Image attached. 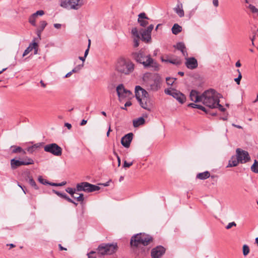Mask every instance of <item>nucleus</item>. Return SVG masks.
<instances>
[{"label": "nucleus", "mask_w": 258, "mask_h": 258, "mask_svg": "<svg viewBox=\"0 0 258 258\" xmlns=\"http://www.w3.org/2000/svg\"><path fill=\"white\" fill-rule=\"evenodd\" d=\"M132 57L138 62L142 64L145 69H151L154 71L159 69V66L156 61L152 58L150 54H147L142 49L133 52Z\"/></svg>", "instance_id": "obj_1"}, {"label": "nucleus", "mask_w": 258, "mask_h": 258, "mask_svg": "<svg viewBox=\"0 0 258 258\" xmlns=\"http://www.w3.org/2000/svg\"><path fill=\"white\" fill-rule=\"evenodd\" d=\"M100 189V187L97 185L91 184L87 182H82L78 183L76 185L75 188L71 187H68L66 189V191L70 194L73 198H75L74 194L76 191H83L86 192H92L98 190Z\"/></svg>", "instance_id": "obj_2"}, {"label": "nucleus", "mask_w": 258, "mask_h": 258, "mask_svg": "<svg viewBox=\"0 0 258 258\" xmlns=\"http://www.w3.org/2000/svg\"><path fill=\"white\" fill-rule=\"evenodd\" d=\"M134 69V63L130 60H126L123 58H119L115 66L116 71L119 73L125 75L131 74Z\"/></svg>", "instance_id": "obj_3"}, {"label": "nucleus", "mask_w": 258, "mask_h": 258, "mask_svg": "<svg viewBox=\"0 0 258 258\" xmlns=\"http://www.w3.org/2000/svg\"><path fill=\"white\" fill-rule=\"evenodd\" d=\"M143 79L150 90L156 91L160 88L161 78L158 74L146 73L144 74Z\"/></svg>", "instance_id": "obj_4"}, {"label": "nucleus", "mask_w": 258, "mask_h": 258, "mask_svg": "<svg viewBox=\"0 0 258 258\" xmlns=\"http://www.w3.org/2000/svg\"><path fill=\"white\" fill-rule=\"evenodd\" d=\"M219 99L217 93L214 89H210L202 94V102L210 109L215 108V104Z\"/></svg>", "instance_id": "obj_5"}, {"label": "nucleus", "mask_w": 258, "mask_h": 258, "mask_svg": "<svg viewBox=\"0 0 258 258\" xmlns=\"http://www.w3.org/2000/svg\"><path fill=\"white\" fill-rule=\"evenodd\" d=\"M153 237L145 233H138L133 236L131 239L130 244L131 246L137 247L141 244L147 246L153 241Z\"/></svg>", "instance_id": "obj_6"}, {"label": "nucleus", "mask_w": 258, "mask_h": 258, "mask_svg": "<svg viewBox=\"0 0 258 258\" xmlns=\"http://www.w3.org/2000/svg\"><path fill=\"white\" fill-rule=\"evenodd\" d=\"M178 50H180L183 56L185 57V65L190 70L197 68L198 63L197 59L194 57H187L188 53L185 44L183 42H178Z\"/></svg>", "instance_id": "obj_7"}, {"label": "nucleus", "mask_w": 258, "mask_h": 258, "mask_svg": "<svg viewBox=\"0 0 258 258\" xmlns=\"http://www.w3.org/2000/svg\"><path fill=\"white\" fill-rule=\"evenodd\" d=\"M117 249V243L100 244L96 249L97 253L100 255H111L115 253Z\"/></svg>", "instance_id": "obj_8"}, {"label": "nucleus", "mask_w": 258, "mask_h": 258, "mask_svg": "<svg viewBox=\"0 0 258 258\" xmlns=\"http://www.w3.org/2000/svg\"><path fill=\"white\" fill-rule=\"evenodd\" d=\"M60 6L69 10H78L83 5L81 0H60Z\"/></svg>", "instance_id": "obj_9"}, {"label": "nucleus", "mask_w": 258, "mask_h": 258, "mask_svg": "<svg viewBox=\"0 0 258 258\" xmlns=\"http://www.w3.org/2000/svg\"><path fill=\"white\" fill-rule=\"evenodd\" d=\"M44 150L56 156H60L62 154L61 148L56 143H51L45 145L44 147Z\"/></svg>", "instance_id": "obj_10"}, {"label": "nucleus", "mask_w": 258, "mask_h": 258, "mask_svg": "<svg viewBox=\"0 0 258 258\" xmlns=\"http://www.w3.org/2000/svg\"><path fill=\"white\" fill-rule=\"evenodd\" d=\"M238 160L241 164H244L250 160V157L247 151L240 148H237L236 150Z\"/></svg>", "instance_id": "obj_11"}, {"label": "nucleus", "mask_w": 258, "mask_h": 258, "mask_svg": "<svg viewBox=\"0 0 258 258\" xmlns=\"http://www.w3.org/2000/svg\"><path fill=\"white\" fill-rule=\"evenodd\" d=\"M166 249L161 245H158L152 249L151 256L152 258H161L165 253Z\"/></svg>", "instance_id": "obj_12"}, {"label": "nucleus", "mask_w": 258, "mask_h": 258, "mask_svg": "<svg viewBox=\"0 0 258 258\" xmlns=\"http://www.w3.org/2000/svg\"><path fill=\"white\" fill-rule=\"evenodd\" d=\"M116 92L119 98H130L132 93L130 90L125 89L123 84H120L116 87Z\"/></svg>", "instance_id": "obj_13"}, {"label": "nucleus", "mask_w": 258, "mask_h": 258, "mask_svg": "<svg viewBox=\"0 0 258 258\" xmlns=\"http://www.w3.org/2000/svg\"><path fill=\"white\" fill-rule=\"evenodd\" d=\"M141 106L148 111H151L152 108V104L151 102L148 95H145L142 99L141 101L139 102Z\"/></svg>", "instance_id": "obj_14"}, {"label": "nucleus", "mask_w": 258, "mask_h": 258, "mask_svg": "<svg viewBox=\"0 0 258 258\" xmlns=\"http://www.w3.org/2000/svg\"><path fill=\"white\" fill-rule=\"evenodd\" d=\"M148 95V93L140 86H137L135 88V96L139 102L145 96Z\"/></svg>", "instance_id": "obj_15"}, {"label": "nucleus", "mask_w": 258, "mask_h": 258, "mask_svg": "<svg viewBox=\"0 0 258 258\" xmlns=\"http://www.w3.org/2000/svg\"><path fill=\"white\" fill-rule=\"evenodd\" d=\"M133 134L131 133L124 136L121 139V144L125 148H128L133 140Z\"/></svg>", "instance_id": "obj_16"}, {"label": "nucleus", "mask_w": 258, "mask_h": 258, "mask_svg": "<svg viewBox=\"0 0 258 258\" xmlns=\"http://www.w3.org/2000/svg\"><path fill=\"white\" fill-rule=\"evenodd\" d=\"M149 18L146 16L145 13H141L138 15V22L142 27H145L148 24Z\"/></svg>", "instance_id": "obj_17"}, {"label": "nucleus", "mask_w": 258, "mask_h": 258, "mask_svg": "<svg viewBox=\"0 0 258 258\" xmlns=\"http://www.w3.org/2000/svg\"><path fill=\"white\" fill-rule=\"evenodd\" d=\"M189 97L191 101L195 102H202V94L201 95H199V93L197 91L192 90L191 91Z\"/></svg>", "instance_id": "obj_18"}, {"label": "nucleus", "mask_w": 258, "mask_h": 258, "mask_svg": "<svg viewBox=\"0 0 258 258\" xmlns=\"http://www.w3.org/2000/svg\"><path fill=\"white\" fill-rule=\"evenodd\" d=\"M37 47L38 44L33 42L31 43L29 46L25 50L23 54V56H25L27 55L30 51H31L33 49L35 50L34 54H37Z\"/></svg>", "instance_id": "obj_19"}, {"label": "nucleus", "mask_w": 258, "mask_h": 258, "mask_svg": "<svg viewBox=\"0 0 258 258\" xmlns=\"http://www.w3.org/2000/svg\"><path fill=\"white\" fill-rule=\"evenodd\" d=\"M239 163H240V162L237 158V154H236L235 155L232 156L231 157L230 159L229 160V163L227 167L237 166Z\"/></svg>", "instance_id": "obj_20"}, {"label": "nucleus", "mask_w": 258, "mask_h": 258, "mask_svg": "<svg viewBox=\"0 0 258 258\" xmlns=\"http://www.w3.org/2000/svg\"><path fill=\"white\" fill-rule=\"evenodd\" d=\"M25 165V163L23 160L20 161L18 160H16L15 159H12L11 160V168L13 169H15L17 167Z\"/></svg>", "instance_id": "obj_21"}, {"label": "nucleus", "mask_w": 258, "mask_h": 258, "mask_svg": "<svg viewBox=\"0 0 258 258\" xmlns=\"http://www.w3.org/2000/svg\"><path fill=\"white\" fill-rule=\"evenodd\" d=\"M141 39L147 42L150 41L151 39V34L147 32L145 30H142L141 31Z\"/></svg>", "instance_id": "obj_22"}, {"label": "nucleus", "mask_w": 258, "mask_h": 258, "mask_svg": "<svg viewBox=\"0 0 258 258\" xmlns=\"http://www.w3.org/2000/svg\"><path fill=\"white\" fill-rule=\"evenodd\" d=\"M47 24V22L45 21H42L40 22V27L37 30V35L40 39L41 37V33L44 29L45 27L46 26Z\"/></svg>", "instance_id": "obj_23"}, {"label": "nucleus", "mask_w": 258, "mask_h": 258, "mask_svg": "<svg viewBox=\"0 0 258 258\" xmlns=\"http://www.w3.org/2000/svg\"><path fill=\"white\" fill-rule=\"evenodd\" d=\"M210 173L209 171H206L204 172L198 173L196 176V178L201 180H205L210 177Z\"/></svg>", "instance_id": "obj_24"}, {"label": "nucleus", "mask_w": 258, "mask_h": 258, "mask_svg": "<svg viewBox=\"0 0 258 258\" xmlns=\"http://www.w3.org/2000/svg\"><path fill=\"white\" fill-rule=\"evenodd\" d=\"M196 108L199 109L201 110L204 111L206 114H210L212 116H215L216 115V112H211L210 108L207 109L205 108L204 106L201 105L197 104Z\"/></svg>", "instance_id": "obj_25"}, {"label": "nucleus", "mask_w": 258, "mask_h": 258, "mask_svg": "<svg viewBox=\"0 0 258 258\" xmlns=\"http://www.w3.org/2000/svg\"><path fill=\"white\" fill-rule=\"evenodd\" d=\"M165 93L172 96L173 98L177 100V92L176 90L171 88H168L165 90Z\"/></svg>", "instance_id": "obj_26"}, {"label": "nucleus", "mask_w": 258, "mask_h": 258, "mask_svg": "<svg viewBox=\"0 0 258 258\" xmlns=\"http://www.w3.org/2000/svg\"><path fill=\"white\" fill-rule=\"evenodd\" d=\"M11 148L12 149V153H26L25 151L20 147L12 146Z\"/></svg>", "instance_id": "obj_27"}, {"label": "nucleus", "mask_w": 258, "mask_h": 258, "mask_svg": "<svg viewBox=\"0 0 258 258\" xmlns=\"http://www.w3.org/2000/svg\"><path fill=\"white\" fill-rule=\"evenodd\" d=\"M145 123V119L143 117H140L137 119L133 120V125L134 127H138Z\"/></svg>", "instance_id": "obj_28"}, {"label": "nucleus", "mask_w": 258, "mask_h": 258, "mask_svg": "<svg viewBox=\"0 0 258 258\" xmlns=\"http://www.w3.org/2000/svg\"><path fill=\"white\" fill-rule=\"evenodd\" d=\"M161 60L163 62H170L172 64H176L177 63V60L176 59H171L168 58V57H162L161 58Z\"/></svg>", "instance_id": "obj_29"}, {"label": "nucleus", "mask_w": 258, "mask_h": 258, "mask_svg": "<svg viewBox=\"0 0 258 258\" xmlns=\"http://www.w3.org/2000/svg\"><path fill=\"white\" fill-rule=\"evenodd\" d=\"M251 170L255 173H258V161L254 160L253 164L251 166Z\"/></svg>", "instance_id": "obj_30"}, {"label": "nucleus", "mask_w": 258, "mask_h": 258, "mask_svg": "<svg viewBox=\"0 0 258 258\" xmlns=\"http://www.w3.org/2000/svg\"><path fill=\"white\" fill-rule=\"evenodd\" d=\"M37 17L33 14L29 18V22L33 26H36V19Z\"/></svg>", "instance_id": "obj_31"}, {"label": "nucleus", "mask_w": 258, "mask_h": 258, "mask_svg": "<svg viewBox=\"0 0 258 258\" xmlns=\"http://www.w3.org/2000/svg\"><path fill=\"white\" fill-rule=\"evenodd\" d=\"M186 100L185 96L180 92L178 91V102L183 103Z\"/></svg>", "instance_id": "obj_32"}, {"label": "nucleus", "mask_w": 258, "mask_h": 258, "mask_svg": "<svg viewBox=\"0 0 258 258\" xmlns=\"http://www.w3.org/2000/svg\"><path fill=\"white\" fill-rule=\"evenodd\" d=\"M28 182L35 189H38V186L37 185L35 181L34 180V179H33V178L32 177H29Z\"/></svg>", "instance_id": "obj_33"}, {"label": "nucleus", "mask_w": 258, "mask_h": 258, "mask_svg": "<svg viewBox=\"0 0 258 258\" xmlns=\"http://www.w3.org/2000/svg\"><path fill=\"white\" fill-rule=\"evenodd\" d=\"M25 165H28L34 164V161L32 159L28 157H26L23 160Z\"/></svg>", "instance_id": "obj_34"}, {"label": "nucleus", "mask_w": 258, "mask_h": 258, "mask_svg": "<svg viewBox=\"0 0 258 258\" xmlns=\"http://www.w3.org/2000/svg\"><path fill=\"white\" fill-rule=\"evenodd\" d=\"M242 252H243V254L244 256H246L249 253V247L246 244H244L243 246Z\"/></svg>", "instance_id": "obj_35"}, {"label": "nucleus", "mask_w": 258, "mask_h": 258, "mask_svg": "<svg viewBox=\"0 0 258 258\" xmlns=\"http://www.w3.org/2000/svg\"><path fill=\"white\" fill-rule=\"evenodd\" d=\"M132 33L133 35L137 38H140V35L138 32V30L136 28H134L132 30Z\"/></svg>", "instance_id": "obj_36"}, {"label": "nucleus", "mask_w": 258, "mask_h": 258, "mask_svg": "<svg viewBox=\"0 0 258 258\" xmlns=\"http://www.w3.org/2000/svg\"><path fill=\"white\" fill-rule=\"evenodd\" d=\"M176 79L174 78H170V77H167L166 78V83L168 85L171 86L175 81H176Z\"/></svg>", "instance_id": "obj_37"}, {"label": "nucleus", "mask_w": 258, "mask_h": 258, "mask_svg": "<svg viewBox=\"0 0 258 258\" xmlns=\"http://www.w3.org/2000/svg\"><path fill=\"white\" fill-rule=\"evenodd\" d=\"M219 102L220 100L219 99L218 101H217V103L215 104V108H218L221 111L224 112L226 109Z\"/></svg>", "instance_id": "obj_38"}, {"label": "nucleus", "mask_w": 258, "mask_h": 258, "mask_svg": "<svg viewBox=\"0 0 258 258\" xmlns=\"http://www.w3.org/2000/svg\"><path fill=\"white\" fill-rule=\"evenodd\" d=\"M248 8L250 10L251 12L253 14H256L258 15V9L256 8L254 6L249 5Z\"/></svg>", "instance_id": "obj_39"}, {"label": "nucleus", "mask_w": 258, "mask_h": 258, "mask_svg": "<svg viewBox=\"0 0 258 258\" xmlns=\"http://www.w3.org/2000/svg\"><path fill=\"white\" fill-rule=\"evenodd\" d=\"M38 181L44 185H46L47 183H49V181H47L46 179L43 178L41 176H39L38 178Z\"/></svg>", "instance_id": "obj_40"}, {"label": "nucleus", "mask_w": 258, "mask_h": 258, "mask_svg": "<svg viewBox=\"0 0 258 258\" xmlns=\"http://www.w3.org/2000/svg\"><path fill=\"white\" fill-rule=\"evenodd\" d=\"M52 191L56 195H57L59 197H61V198H63V199H64V197L66 195V194L65 193H62V192H60V191H57V190H54V189Z\"/></svg>", "instance_id": "obj_41"}, {"label": "nucleus", "mask_w": 258, "mask_h": 258, "mask_svg": "<svg viewBox=\"0 0 258 258\" xmlns=\"http://www.w3.org/2000/svg\"><path fill=\"white\" fill-rule=\"evenodd\" d=\"M172 32L175 35L177 34V23H175L172 28Z\"/></svg>", "instance_id": "obj_42"}, {"label": "nucleus", "mask_w": 258, "mask_h": 258, "mask_svg": "<svg viewBox=\"0 0 258 258\" xmlns=\"http://www.w3.org/2000/svg\"><path fill=\"white\" fill-rule=\"evenodd\" d=\"M75 199L77 200L78 202H83L84 201V195L83 194H80L79 196L78 197H75Z\"/></svg>", "instance_id": "obj_43"}, {"label": "nucleus", "mask_w": 258, "mask_h": 258, "mask_svg": "<svg viewBox=\"0 0 258 258\" xmlns=\"http://www.w3.org/2000/svg\"><path fill=\"white\" fill-rule=\"evenodd\" d=\"M241 78H242V75L241 73H240V74L238 75V77L234 79V81H235V82L236 83V84L237 85L240 84V80H241Z\"/></svg>", "instance_id": "obj_44"}, {"label": "nucleus", "mask_w": 258, "mask_h": 258, "mask_svg": "<svg viewBox=\"0 0 258 258\" xmlns=\"http://www.w3.org/2000/svg\"><path fill=\"white\" fill-rule=\"evenodd\" d=\"M64 199L66 200L67 201H68L70 203H73L75 204L76 206L78 205V204L76 202H75L73 200H72L71 198H70L67 195L64 197Z\"/></svg>", "instance_id": "obj_45"}, {"label": "nucleus", "mask_w": 258, "mask_h": 258, "mask_svg": "<svg viewBox=\"0 0 258 258\" xmlns=\"http://www.w3.org/2000/svg\"><path fill=\"white\" fill-rule=\"evenodd\" d=\"M133 164V162L128 163L126 162V161H124L123 164V167L124 168H127L130 167L131 166H132Z\"/></svg>", "instance_id": "obj_46"}, {"label": "nucleus", "mask_w": 258, "mask_h": 258, "mask_svg": "<svg viewBox=\"0 0 258 258\" xmlns=\"http://www.w3.org/2000/svg\"><path fill=\"white\" fill-rule=\"evenodd\" d=\"M154 28V25L153 24L150 25L147 29H145L147 32L151 33V32L152 31L153 29Z\"/></svg>", "instance_id": "obj_47"}, {"label": "nucleus", "mask_w": 258, "mask_h": 258, "mask_svg": "<svg viewBox=\"0 0 258 258\" xmlns=\"http://www.w3.org/2000/svg\"><path fill=\"white\" fill-rule=\"evenodd\" d=\"M236 224L234 222L229 223L226 227L227 229H230L232 226H236Z\"/></svg>", "instance_id": "obj_48"}, {"label": "nucleus", "mask_w": 258, "mask_h": 258, "mask_svg": "<svg viewBox=\"0 0 258 258\" xmlns=\"http://www.w3.org/2000/svg\"><path fill=\"white\" fill-rule=\"evenodd\" d=\"M44 14V12L43 10L37 11L36 13H34V15L37 17L39 16H42Z\"/></svg>", "instance_id": "obj_49"}, {"label": "nucleus", "mask_w": 258, "mask_h": 258, "mask_svg": "<svg viewBox=\"0 0 258 258\" xmlns=\"http://www.w3.org/2000/svg\"><path fill=\"white\" fill-rule=\"evenodd\" d=\"M139 39L135 38L134 39V46L135 47H137L139 45Z\"/></svg>", "instance_id": "obj_50"}, {"label": "nucleus", "mask_w": 258, "mask_h": 258, "mask_svg": "<svg viewBox=\"0 0 258 258\" xmlns=\"http://www.w3.org/2000/svg\"><path fill=\"white\" fill-rule=\"evenodd\" d=\"M43 144L44 143L42 142L38 143L35 144L34 145H33V147H34V149L39 148L43 146Z\"/></svg>", "instance_id": "obj_51"}, {"label": "nucleus", "mask_w": 258, "mask_h": 258, "mask_svg": "<svg viewBox=\"0 0 258 258\" xmlns=\"http://www.w3.org/2000/svg\"><path fill=\"white\" fill-rule=\"evenodd\" d=\"M184 16V12L182 9H180L178 5V16L182 17Z\"/></svg>", "instance_id": "obj_52"}, {"label": "nucleus", "mask_w": 258, "mask_h": 258, "mask_svg": "<svg viewBox=\"0 0 258 258\" xmlns=\"http://www.w3.org/2000/svg\"><path fill=\"white\" fill-rule=\"evenodd\" d=\"M90 45V40H89L88 47V48L85 50V52L84 53V57H86L88 54Z\"/></svg>", "instance_id": "obj_53"}, {"label": "nucleus", "mask_w": 258, "mask_h": 258, "mask_svg": "<svg viewBox=\"0 0 258 258\" xmlns=\"http://www.w3.org/2000/svg\"><path fill=\"white\" fill-rule=\"evenodd\" d=\"M213 4L215 7H218L219 6L218 0H213Z\"/></svg>", "instance_id": "obj_54"}, {"label": "nucleus", "mask_w": 258, "mask_h": 258, "mask_svg": "<svg viewBox=\"0 0 258 258\" xmlns=\"http://www.w3.org/2000/svg\"><path fill=\"white\" fill-rule=\"evenodd\" d=\"M253 36L252 37H250V40H254L255 39L256 36L257 35L256 32L255 31H253L252 32Z\"/></svg>", "instance_id": "obj_55"}, {"label": "nucleus", "mask_w": 258, "mask_h": 258, "mask_svg": "<svg viewBox=\"0 0 258 258\" xmlns=\"http://www.w3.org/2000/svg\"><path fill=\"white\" fill-rule=\"evenodd\" d=\"M197 106V104H196L193 103H189L188 104V106L194 108H196Z\"/></svg>", "instance_id": "obj_56"}, {"label": "nucleus", "mask_w": 258, "mask_h": 258, "mask_svg": "<svg viewBox=\"0 0 258 258\" xmlns=\"http://www.w3.org/2000/svg\"><path fill=\"white\" fill-rule=\"evenodd\" d=\"M64 126L67 127L69 130H70L72 128V125L69 123H65Z\"/></svg>", "instance_id": "obj_57"}, {"label": "nucleus", "mask_w": 258, "mask_h": 258, "mask_svg": "<svg viewBox=\"0 0 258 258\" xmlns=\"http://www.w3.org/2000/svg\"><path fill=\"white\" fill-rule=\"evenodd\" d=\"M54 27L56 29L60 28L61 25L60 24L55 23L53 25Z\"/></svg>", "instance_id": "obj_58"}, {"label": "nucleus", "mask_w": 258, "mask_h": 258, "mask_svg": "<svg viewBox=\"0 0 258 258\" xmlns=\"http://www.w3.org/2000/svg\"><path fill=\"white\" fill-rule=\"evenodd\" d=\"M27 151L29 152H33V151H34V147H33V146H31V147H29L28 149H27Z\"/></svg>", "instance_id": "obj_59"}, {"label": "nucleus", "mask_w": 258, "mask_h": 258, "mask_svg": "<svg viewBox=\"0 0 258 258\" xmlns=\"http://www.w3.org/2000/svg\"><path fill=\"white\" fill-rule=\"evenodd\" d=\"M67 183L66 181H63L60 183H57V186H61L66 185Z\"/></svg>", "instance_id": "obj_60"}, {"label": "nucleus", "mask_w": 258, "mask_h": 258, "mask_svg": "<svg viewBox=\"0 0 258 258\" xmlns=\"http://www.w3.org/2000/svg\"><path fill=\"white\" fill-rule=\"evenodd\" d=\"M87 122V120H85V119H83L81 123H80V125H84L85 124H86Z\"/></svg>", "instance_id": "obj_61"}, {"label": "nucleus", "mask_w": 258, "mask_h": 258, "mask_svg": "<svg viewBox=\"0 0 258 258\" xmlns=\"http://www.w3.org/2000/svg\"><path fill=\"white\" fill-rule=\"evenodd\" d=\"M124 105H125V107H128V106H131V105H132V102H131V101H127V102L125 103Z\"/></svg>", "instance_id": "obj_62"}, {"label": "nucleus", "mask_w": 258, "mask_h": 258, "mask_svg": "<svg viewBox=\"0 0 258 258\" xmlns=\"http://www.w3.org/2000/svg\"><path fill=\"white\" fill-rule=\"evenodd\" d=\"M58 246H59V249L60 250H67V248L62 247L60 244H58Z\"/></svg>", "instance_id": "obj_63"}, {"label": "nucleus", "mask_w": 258, "mask_h": 258, "mask_svg": "<svg viewBox=\"0 0 258 258\" xmlns=\"http://www.w3.org/2000/svg\"><path fill=\"white\" fill-rule=\"evenodd\" d=\"M79 69H80V68H79L78 67H76V68H74L71 72H72V73H76L79 70Z\"/></svg>", "instance_id": "obj_64"}]
</instances>
